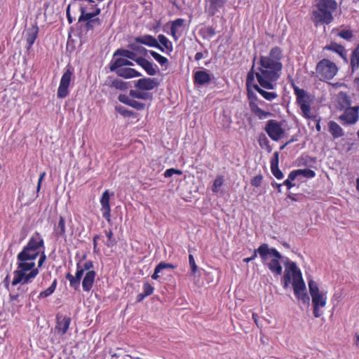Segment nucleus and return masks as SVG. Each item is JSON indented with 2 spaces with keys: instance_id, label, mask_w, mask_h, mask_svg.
<instances>
[{
  "instance_id": "nucleus-1",
  "label": "nucleus",
  "mask_w": 359,
  "mask_h": 359,
  "mask_svg": "<svg viewBox=\"0 0 359 359\" xmlns=\"http://www.w3.org/2000/svg\"><path fill=\"white\" fill-rule=\"evenodd\" d=\"M282 57L281 48L274 46L267 55L259 57L257 69L255 70L253 64L247 74L246 87L249 107L252 113L259 119L266 118L271 113L262 109L258 106V97L252 89L259 93L267 101H272L278 97L276 92H269L264 89L272 90L276 88L283 69Z\"/></svg>"
},
{
  "instance_id": "nucleus-2",
  "label": "nucleus",
  "mask_w": 359,
  "mask_h": 359,
  "mask_svg": "<svg viewBox=\"0 0 359 359\" xmlns=\"http://www.w3.org/2000/svg\"><path fill=\"white\" fill-rule=\"evenodd\" d=\"M44 247V241L38 232L29 238L27 244L17 255V269L13 271L12 285H25L32 281L39 274V269L46 260V255L40 248Z\"/></svg>"
},
{
  "instance_id": "nucleus-3",
  "label": "nucleus",
  "mask_w": 359,
  "mask_h": 359,
  "mask_svg": "<svg viewBox=\"0 0 359 359\" xmlns=\"http://www.w3.org/2000/svg\"><path fill=\"white\" fill-rule=\"evenodd\" d=\"M93 262L87 260L84 263L79 261L76 263V271L75 276L68 273L66 274V279L69 282V286L75 290L79 289L80 283L84 271H86L82 280V288L84 292H90L95 283L96 272L93 270Z\"/></svg>"
},
{
  "instance_id": "nucleus-4",
  "label": "nucleus",
  "mask_w": 359,
  "mask_h": 359,
  "mask_svg": "<svg viewBox=\"0 0 359 359\" xmlns=\"http://www.w3.org/2000/svg\"><path fill=\"white\" fill-rule=\"evenodd\" d=\"M292 280V286L295 297L304 304L309 302V297L306 292V285L302 272L294 262H288L285 264L283 277V287L287 288Z\"/></svg>"
},
{
  "instance_id": "nucleus-5",
  "label": "nucleus",
  "mask_w": 359,
  "mask_h": 359,
  "mask_svg": "<svg viewBox=\"0 0 359 359\" xmlns=\"http://www.w3.org/2000/svg\"><path fill=\"white\" fill-rule=\"evenodd\" d=\"M337 8L335 0H316L311 14V20L316 26L329 25L333 21V13Z\"/></svg>"
},
{
  "instance_id": "nucleus-6",
  "label": "nucleus",
  "mask_w": 359,
  "mask_h": 359,
  "mask_svg": "<svg viewBox=\"0 0 359 359\" xmlns=\"http://www.w3.org/2000/svg\"><path fill=\"white\" fill-rule=\"evenodd\" d=\"M259 255L263 264L267 266L274 276L281 275L283 268L280 260L282 255L276 248H270L268 244L262 243L259 245Z\"/></svg>"
},
{
  "instance_id": "nucleus-7",
  "label": "nucleus",
  "mask_w": 359,
  "mask_h": 359,
  "mask_svg": "<svg viewBox=\"0 0 359 359\" xmlns=\"http://www.w3.org/2000/svg\"><path fill=\"white\" fill-rule=\"evenodd\" d=\"M339 71L337 65L329 59L323 58L316 65V72L312 76L321 81H327L332 79Z\"/></svg>"
},
{
  "instance_id": "nucleus-8",
  "label": "nucleus",
  "mask_w": 359,
  "mask_h": 359,
  "mask_svg": "<svg viewBox=\"0 0 359 359\" xmlns=\"http://www.w3.org/2000/svg\"><path fill=\"white\" fill-rule=\"evenodd\" d=\"M308 286L312 299L313 316L315 318H319L322 315L320 309L325 307L327 304L326 294L319 290L318 284L313 280H309Z\"/></svg>"
},
{
  "instance_id": "nucleus-9",
  "label": "nucleus",
  "mask_w": 359,
  "mask_h": 359,
  "mask_svg": "<svg viewBox=\"0 0 359 359\" xmlns=\"http://www.w3.org/2000/svg\"><path fill=\"white\" fill-rule=\"evenodd\" d=\"M292 87L296 96L297 103L300 107L303 116L306 118H316V116L311 115V104L309 94L302 88H299L294 83H292Z\"/></svg>"
},
{
  "instance_id": "nucleus-10",
  "label": "nucleus",
  "mask_w": 359,
  "mask_h": 359,
  "mask_svg": "<svg viewBox=\"0 0 359 359\" xmlns=\"http://www.w3.org/2000/svg\"><path fill=\"white\" fill-rule=\"evenodd\" d=\"M73 71L67 68L64 72L57 91V96L60 99H64L68 96L69 91V88L73 78Z\"/></svg>"
},
{
  "instance_id": "nucleus-11",
  "label": "nucleus",
  "mask_w": 359,
  "mask_h": 359,
  "mask_svg": "<svg viewBox=\"0 0 359 359\" xmlns=\"http://www.w3.org/2000/svg\"><path fill=\"white\" fill-rule=\"evenodd\" d=\"M264 130L269 137L273 141H278L284 134L281 123L274 119L266 122Z\"/></svg>"
},
{
  "instance_id": "nucleus-12",
  "label": "nucleus",
  "mask_w": 359,
  "mask_h": 359,
  "mask_svg": "<svg viewBox=\"0 0 359 359\" xmlns=\"http://www.w3.org/2000/svg\"><path fill=\"white\" fill-rule=\"evenodd\" d=\"M359 118V107H348L345 109L343 114L339 116L343 125L355 123Z\"/></svg>"
},
{
  "instance_id": "nucleus-13",
  "label": "nucleus",
  "mask_w": 359,
  "mask_h": 359,
  "mask_svg": "<svg viewBox=\"0 0 359 359\" xmlns=\"http://www.w3.org/2000/svg\"><path fill=\"white\" fill-rule=\"evenodd\" d=\"M71 321L69 316L58 313L55 317V332L60 336H64L69 328Z\"/></svg>"
},
{
  "instance_id": "nucleus-14",
  "label": "nucleus",
  "mask_w": 359,
  "mask_h": 359,
  "mask_svg": "<svg viewBox=\"0 0 359 359\" xmlns=\"http://www.w3.org/2000/svg\"><path fill=\"white\" fill-rule=\"evenodd\" d=\"M101 212L102 217L108 222L111 221V208L109 205V191L106 190L102 195L100 198Z\"/></svg>"
},
{
  "instance_id": "nucleus-15",
  "label": "nucleus",
  "mask_w": 359,
  "mask_h": 359,
  "mask_svg": "<svg viewBox=\"0 0 359 359\" xmlns=\"http://www.w3.org/2000/svg\"><path fill=\"white\" fill-rule=\"evenodd\" d=\"M227 0H205V11L209 16L215 15L223 8Z\"/></svg>"
},
{
  "instance_id": "nucleus-16",
  "label": "nucleus",
  "mask_w": 359,
  "mask_h": 359,
  "mask_svg": "<svg viewBox=\"0 0 359 359\" xmlns=\"http://www.w3.org/2000/svg\"><path fill=\"white\" fill-rule=\"evenodd\" d=\"M158 85V83L154 78H143L135 81V87L140 90H151Z\"/></svg>"
},
{
  "instance_id": "nucleus-17",
  "label": "nucleus",
  "mask_w": 359,
  "mask_h": 359,
  "mask_svg": "<svg viewBox=\"0 0 359 359\" xmlns=\"http://www.w3.org/2000/svg\"><path fill=\"white\" fill-rule=\"evenodd\" d=\"M135 41L149 47L158 48L161 52H164V48L158 43L157 39L151 35L146 34L142 36H137L135 39Z\"/></svg>"
},
{
  "instance_id": "nucleus-18",
  "label": "nucleus",
  "mask_w": 359,
  "mask_h": 359,
  "mask_svg": "<svg viewBox=\"0 0 359 359\" xmlns=\"http://www.w3.org/2000/svg\"><path fill=\"white\" fill-rule=\"evenodd\" d=\"M39 34V27L36 25H32L30 28H29L26 32L25 35V41L26 46L25 48L27 51H29L34 43L36 39H37Z\"/></svg>"
},
{
  "instance_id": "nucleus-19",
  "label": "nucleus",
  "mask_w": 359,
  "mask_h": 359,
  "mask_svg": "<svg viewBox=\"0 0 359 359\" xmlns=\"http://www.w3.org/2000/svg\"><path fill=\"white\" fill-rule=\"evenodd\" d=\"M323 50H330L337 53L344 60L345 63H348L347 50L341 44L335 42H331L329 45L325 46Z\"/></svg>"
},
{
  "instance_id": "nucleus-20",
  "label": "nucleus",
  "mask_w": 359,
  "mask_h": 359,
  "mask_svg": "<svg viewBox=\"0 0 359 359\" xmlns=\"http://www.w3.org/2000/svg\"><path fill=\"white\" fill-rule=\"evenodd\" d=\"M119 102L128 105L137 110H144L146 107V104L143 102H138L134 98H130L129 96L125 94H120L118 97Z\"/></svg>"
},
{
  "instance_id": "nucleus-21",
  "label": "nucleus",
  "mask_w": 359,
  "mask_h": 359,
  "mask_svg": "<svg viewBox=\"0 0 359 359\" xmlns=\"http://www.w3.org/2000/svg\"><path fill=\"white\" fill-rule=\"evenodd\" d=\"M279 162V153L278 151L274 152L273 157L271 159V170L273 176L278 179L281 180L284 175L282 171L278 168Z\"/></svg>"
},
{
  "instance_id": "nucleus-22",
  "label": "nucleus",
  "mask_w": 359,
  "mask_h": 359,
  "mask_svg": "<svg viewBox=\"0 0 359 359\" xmlns=\"http://www.w3.org/2000/svg\"><path fill=\"white\" fill-rule=\"evenodd\" d=\"M327 127L328 131L334 140L339 139L344 135V129L335 121H330Z\"/></svg>"
},
{
  "instance_id": "nucleus-23",
  "label": "nucleus",
  "mask_w": 359,
  "mask_h": 359,
  "mask_svg": "<svg viewBox=\"0 0 359 359\" xmlns=\"http://www.w3.org/2000/svg\"><path fill=\"white\" fill-rule=\"evenodd\" d=\"M210 81L211 76L206 71H197L194 74V83L195 85L203 86Z\"/></svg>"
},
{
  "instance_id": "nucleus-24",
  "label": "nucleus",
  "mask_w": 359,
  "mask_h": 359,
  "mask_svg": "<svg viewBox=\"0 0 359 359\" xmlns=\"http://www.w3.org/2000/svg\"><path fill=\"white\" fill-rule=\"evenodd\" d=\"M185 20L183 18H177L171 22L170 24V35L175 41H177L180 35L179 29L184 26Z\"/></svg>"
},
{
  "instance_id": "nucleus-25",
  "label": "nucleus",
  "mask_w": 359,
  "mask_h": 359,
  "mask_svg": "<svg viewBox=\"0 0 359 359\" xmlns=\"http://www.w3.org/2000/svg\"><path fill=\"white\" fill-rule=\"evenodd\" d=\"M133 65V62L126 58L118 57L111 61L109 69L111 72H115L124 68V66H131Z\"/></svg>"
},
{
  "instance_id": "nucleus-26",
  "label": "nucleus",
  "mask_w": 359,
  "mask_h": 359,
  "mask_svg": "<svg viewBox=\"0 0 359 359\" xmlns=\"http://www.w3.org/2000/svg\"><path fill=\"white\" fill-rule=\"evenodd\" d=\"M136 62L141 66L149 76H154L157 72L154 65L149 60L143 57H138Z\"/></svg>"
},
{
  "instance_id": "nucleus-27",
  "label": "nucleus",
  "mask_w": 359,
  "mask_h": 359,
  "mask_svg": "<svg viewBox=\"0 0 359 359\" xmlns=\"http://www.w3.org/2000/svg\"><path fill=\"white\" fill-rule=\"evenodd\" d=\"M114 72H116L118 76L124 79H131L141 76L140 72L130 67H124L116 70Z\"/></svg>"
},
{
  "instance_id": "nucleus-28",
  "label": "nucleus",
  "mask_w": 359,
  "mask_h": 359,
  "mask_svg": "<svg viewBox=\"0 0 359 359\" xmlns=\"http://www.w3.org/2000/svg\"><path fill=\"white\" fill-rule=\"evenodd\" d=\"M81 15L79 18V22H83L87 20H94L97 15H100L101 10L100 8H96L94 11L91 13H86V8L80 7Z\"/></svg>"
},
{
  "instance_id": "nucleus-29",
  "label": "nucleus",
  "mask_w": 359,
  "mask_h": 359,
  "mask_svg": "<svg viewBox=\"0 0 359 359\" xmlns=\"http://www.w3.org/2000/svg\"><path fill=\"white\" fill-rule=\"evenodd\" d=\"M157 41L158 43L164 48L166 53L170 55L173 50V46L172 42L163 34H159L158 36Z\"/></svg>"
},
{
  "instance_id": "nucleus-30",
  "label": "nucleus",
  "mask_w": 359,
  "mask_h": 359,
  "mask_svg": "<svg viewBox=\"0 0 359 359\" xmlns=\"http://www.w3.org/2000/svg\"><path fill=\"white\" fill-rule=\"evenodd\" d=\"M109 88L120 90H125L128 88L129 83L118 79H115L107 84Z\"/></svg>"
},
{
  "instance_id": "nucleus-31",
  "label": "nucleus",
  "mask_w": 359,
  "mask_h": 359,
  "mask_svg": "<svg viewBox=\"0 0 359 359\" xmlns=\"http://www.w3.org/2000/svg\"><path fill=\"white\" fill-rule=\"evenodd\" d=\"M351 67L352 72H354L359 67V43L353 50L351 55Z\"/></svg>"
},
{
  "instance_id": "nucleus-32",
  "label": "nucleus",
  "mask_w": 359,
  "mask_h": 359,
  "mask_svg": "<svg viewBox=\"0 0 359 359\" xmlns=\"http://www.w3.org/2000/svg\"><path fill=\"white\" fill-rule=\"evenodd\" d=\"M143 91L144 90H130L129 92V95L134 99H140L144 100L151 99L152 95L151 93Z\"/></svg>"
},
{
  "instance_id": "nucleus-33",
  "label": "nucleus",
  "mask_w": 359,
  "mask_h": 359,
  "mask_svg": "<svg viewBox=\"0 0 359 359\" xmlns=\"http://www.w3.org/2000/svg\"><path fill=\"white\" fill-rule=\"evenodd\" d=\"M199 34L203 39H209L215 35L216 32L212 26H206L200 29Z\"/></svg>"
},
{
  "instance_id": "nucleus-34",
  "label": "nucleus",
  "mask_w": 359,
  "mask_h": 359,
  "mask_svg": "<svg viewBox=\"0 0 359 359\" xmlns=\"http://www.w3.org/2000/svg\"><path fill=\"white\" fill-rule=\"evenodd\" d=\"M57 279H54L51 285L45 290L41 291L39 296V299H44L50 296L55 290L57 287Z\"/></svg>"
},
{
  "instance_id": "nucleus-35",
  "label": "nucleus",
  "mask_w": 359,
  "mask_h": 359,
  "mask_svg": "<svg viewBox=\"0 0 359 359\" xmlns=\"http://www.w3.org/2000/svg\"><path fill=\"white\" fill-rule=\"evenodd\" d=\"M116 55H121V56L126 57V59H130V60H134L135 62H136V60L137 59L136 57V53H134L133 50L130 51L129 50H126V49H118L114 53V57H115Z\"/></svg>"
},
{
  "instance_id": "nucleus-36",
  "label": "nucleus",
  "mask_w": 359,
  "mask_h": 359,
  "mask_svg": "<svg viewBox=\"0 0 359 359\" xmlns=\"http://www.w3.org/2000/svg\"><path fill=\"white\" fill-rule=\"evenodd\" d=\"M296 178L298 176H303L306 178H313L316 176L315 171L311 169H298L292 170Z\"/></svg>"
},
{
  "instance_id": "nucleus-37",
  "label": "nucleus",
  "mask_w": 359,
  "mask_h": 359,
  "mask_svg": "<svg viewBox=\"0 0 359 359\" xmlns=\"http://www.w3.org/2000/svg\"><path fill=\"white\" fill-rule=\"evenodd\" d=\"M129 48L133 50L134 53L142 56H146L147 54V50L139 43H133L129 45Z\"/></svg>"
},
{
  "instance_id": "nucleus-38",
  "label": "nucleus",
  "mask_w": 359,
  "mask_h": 359,
  "mask_svg": "<svg viewBox=\"0 0 359 359\" xmlns=\"http://www.w3.org/2000/svg\"><path fill=\"white\" fill-rule=\"evenodd\" d=\"M224 184V176L222 175H219L216 177L215 179L212 186V191L213 193H218L219 191V188L223 185Z\"/></svg>"
},
{
  "instance_id": "nucleus-39",
  "label": "nucleus",
  "mask_w": 359,
  "mask_h": 359,
  "mask_svg": "<svg viewBox=\"0 0 359 359\" xmlns=\"http://www.w3.org/2000/svg\"><path fill=\"white\" fill-rule=\"evenodd\" d=\"M149 53L161 66L167 65L168 64V58L157 52L154 50H149Z\"/></svg>"
},
{
  "instance_id": "nucleus-40",
  "label": "nucleus",
  "mask_w": 359,
  "mask_h": 359,
  "mask_svg": "<svg viewBox=\"0 0 359 359\" xmlns=\"http://www.w3.org/2000/svg\"><path fill=\"white\" fill-rule=\"evenodd\" d=\"M85 21L86 22L85 24V29L86 31H92L94 29L95 25L100 26L102 24V20L99 18H96L94 20H87Z\"/></svg>"
},
{
  "instance_id": "nucleus-41",
  "label": "nucleus",
  "mask_w": 359,
  "mask_h": 359,
  "mask_svg": "<svg viewBox=\"0 0 359 359\" xmlns=\"http://www.w3.org/2000/svg\"><path fill=\"white\" fill-rule=\"evenodd\" d=\"M337 35L346 41H351L353 37V32L350 29H343L338 32Z\"/></svg>"
},
{
  "instance_id": "nucleus-42",
  "label": "nucleus",
  "mask_w": 359,
  "mask_h": 359,
  "mask_svg": "<svg viewBox=\"0 0 359 359\" xmlns=\"http://www.w3.org/2000/svg\"><path fill=\"white\" fill-rule=\"evenodd\" d=\"M57 233L60 236H64L65 233V220L62 216L59 218V222L57 227Z\"/></svg>"
},
{
  "instance_id": "nucleus-43",
  "label": "nucleus",
  "mask_w": 359,
  "mask_h": 359,
  "mask_svg": "<svg viewBox=\"0 0 359 359\" xmlns=\"http://www.w3.org/2000/svg\"><path fill=\"white\" fill-rule=\"evenodd\" d=\"M296 179V177L292 171H291L288 175V177L287 180H285L283 182V185H285L287 187V189H290L293 187H294V184L292 183V182Z\"/></svg>"
},
{
  "instance_id": "nucleus-44",
  "label": "nucleus",
  "mask_w": 359,
  "mask_h": 359,
  "mask_svg": "<svg viewBox=\"0 0 359 359\" xmlns=\"http://www.w3.org/2000/svg\"><path fill=\"white\" fill-rule=\"evenodd\" d=\"M116 110L122 116L125 117H130L134 115L133 111H130L122 106H118L116 107Z\"/></svg>"
},
{
  "instance_id": "nucleus-45",
  "label": "nucleus",
  "mask_w": 359,
  "mask_h": 359,
  "mask_svg": "<svg viewBox=\"0 0 359 359\" xmlns=\"http://www.w3.org/2000/svg\"><path fill=\"white\" fill-rule=\"evenodd\" d=\"M173 175H182V171L181 170L176 169V168H169V169H167L163 173V176L166 178L170 177Z\"/></svg>"
},
{
  "instance_id": "nucleus-46",
  "label": "nucleus",
  "mask_w": 359,
  "mask_h": 359,
  "mask_svg": "<svg viewBox=\"0 0 359 359\" xmlns=\"http://www.w3.org/2000/svg\"><path fill=\"white\" fill-rule=\"evenodd\" d=\"M263 180V176L262 175L259 174L255 177H253L251 179L250 184L252 187H259L262 184Z\"/></svg>"
},
{
  "instance_id": "nucleus-47",
  "label": "nucleus",
  "mask_w": 359,
  "mask_h": 359,
  "mask_svg": "<svg viewBox=\"0 0 359 359\" xmlns=\"http://www.w3.org/2000/svg\"><path fill=\"white\" fill-rule=\"evenodd\" d=\"M339 99L340 102L344 104V105H351V98L346 93L341 92L339 95Z\"/></svg>"
},
{
  "instance_id": "nucleus-48",
  "label": "nucleus",
  "mask_w": 359,
  "mask_h": 359,
  "mask_svg": "<svg viewBox=\"0 0 359 359\" xmlns=\"http://www.w3.org/2000/svg\"><path fill=\"white\" fill-rule=\"evenodd\" d=\"M106 236L107 237V242L106 245L107 247H112L116 244V241L113 239V232L111 229L105 231Z\"/></svg>"
},
{
  "instance_id": "nucleus-49",
  "label": "nucleus",
  "mask_w": 359,
  "mask_h": 359,
  "mask_svg": "<svg viewBox=\"0 0 359 359\" xmlns=\"http://www.w3.org/2000/svg\"><path fill=\"white\" fill-rule=\"evenodd\" d=\"M154 287L149 283L143 285V292L148 297L154 293Z\"/></svg>"
},
{
  "instance_id": "nucleus-50",
  "label": "nucleus",
  "mask_w": 359,
  "mask_h": 359,
  "mask_svg": "<svg viewBox=\"0 0 359 359\" xmlns=\"http://www.w3.org/2000/svg\"><path fill=\"white\" fill-rule=\"evenodd\" d=\"M189 262L191 267V274L194 275L196 273L198 269V266L195 262L194 257L192 255H189Z\"/></svg>"
},
{
  "instance_id": "nucleus-51",
  "label": "nucleus",
  "mask_w": 359,
  "mask_h": 359,
  "mask_svg": "<svg viewBox=\"0 0 359 359\" xmlns=\"http://www.w3.org/2000/svg\"><path fill=\"white\" fill-rule=\"evenodd\" d=\"M156 266L161 270V271L163 269H174L176 268L175 265L170 264V263H165L164 262H161Z\"/></svg>"
},
{
  "instance_id": "nucleus-52",
  "label": "nucleus",
  "mask_w": 359,
  "mask_h": 359,
  "mask_svg": "<svg viewBox=\"0 0 359 359\" xmlns=\"http://www.w3.org/2000/svg\"><path fill=\"white\" fill-rule=\"evenodd\" d=\"M259 247L257 249L254 250L253 254L251 257L245 258L243 259V262L245 263H248V262L254 260L257 257V253L259 254Z\"/></svg>"
},
{
  "instance_id": "nucleus-53",
  "label": "nucleus",
  "mask_w": 359,
  "mask_h": 359,
  "mask_svg": "<svg viewBox=\"0 0 359 359\" xmlns=\"http://www.w3.org/2000/svg\"><path fill=\"white\" fill-rule=\"evenodd\" d=\"M208 53L207 50H205L204 53H203V52H198L195 55V60L196 61H199L201 59H203L205 57H206L208 55Z\"/></svg>"
},
{
  "instance_id": "nucleus-54",
  "label": "nucleus",
  "mask_w": 359,
  "mask_h": 359,
  "mask_svg": "<svg viewBox=\"0 0 359 359\" xmlns=\"http://www.w3.org/2000/svg\"><path fill=\"white\" fill-rule=\"evenodd\" d=\"M46 175V174L45 172H41L40 174V176H39V180H38V183H37V187H36L37 192L39 191V190L41 189V182H42L43 180L44 179Z\"/></svg>"
},
{
  "instance_id": "nucleus-55",
  "label": "nucleus",
  "mask_w": 359,
  "mask_h": 359,
  "mask_svg": "<svg viewBox=\"0 0 359 359\" xmlns=\"http://www.w3.org/2000/svg\"><path fill=\"white\" fill-rule=\"evenodd\" d=\"M100 239V235H95L93 237V251L94 252H97V241Z\"/></svg>"
},
{
  "instance_id": "nucleus-56",
  "label": "nucleus",
  "mask_w": 359,
  "mask_h": 359,
  "mask_svg": "<svg viewBox=\"0 0 359 359\" xmlns=\"http://www.w3.org/2000/svg\"><path fill=\"white\" fill-rule=\"evenodd\" d=\"M161 272V270L156 266L154 269V273L151 275V278L154 280H157L159 278L158 273Z\"/></svg>"
},
{
  "instance_id": "nucleus-57",
  "label": "nucleus",
  "mask_w": 359,
  "mask_h": 359,
  "mask_svg": "<svg viewBox=\"0 0 359 359\" xmlns=\"http://www.w3.org/2000/svg\"><path fill=\"white\" fill-rule=\"evenodd\" d=\"M66 13H67V20H68L69 23V24L72 23L73 18H72V16L70 15V5H69L67 6Z\"/></svg>"
},
{
  "instance_id": "nucleus-58",
  "label": "nucleus",
  "mask_w": 359,
  "mask_h": 359,
  "mask_svg": "<svg viewBox=\"0 0 359 359\" xmlns=\"http://www.w3.org/2000/svg\"><path fill=\"white\" fill-rule=\"evenodd\" d=\"M9 282H10V276H9V275L8 274V275L6 276V278H4V285H5L6 288L7 290H9V286H10V283H9Z\"/></svg>"
},
{
  "instance_id": "nucleus-59",
  "label": "nucleus",
  "mask_w": 359,
  "mask_h": 359,
  "mask_svg": "<svg viewBox=\"0 0 359 359\" xmlns=\"http://www.w3.org/2000/svg\"><path fill=\"white\" fill-rule=\"evenodd\" d=\"M311 119L316 121V130L318 132H320V130H321V126H320V118H317V117L316 116V118H311Z\"/></svg>"
},
{
  "instance_id": "nucleus-60",
  "label": "nucleus",
  "mask_w": 359,
  "mask_h": 359,
  "mask_svg": "<svg viewBox=\"0 0 359 359\" xmlns=\"http://www.w3.org/2000/svg\"><path fill=\"white\" fill-rule=\"evenodd\" d=\"M353 83L357 91L359 93V77L355 78Z\"/></svg>"
},
{
  "instance_id": "nucleus-61",
  "label": "nucleus",
  "mask_w": 359,
  "mask_h": 359,
  "mask_svg": "<svg viewBox=\"0 0 359 359\" xmlns=\"http://www.w3.org/2000/svg\"><path fill=\"white\" fill-rule=\"evenodd\" d=\"M146 297H147L144 292L140 293L137 296V302H142Z\"/></svg>"
},
{
  "instance_id": "nucleus-62",
  "label": "nucleus",
  "mask_w": 359,
  "mask_h": 359,
  "mask_svg": "<svg viewBox=\"0 0 359 359\" xmlns=\"http://www.w3.org/2000/svg\"><path fill=\"white\" fill-rule=\"evenodd\" d=\"M271 185L273 187L277 188L278 192H281V187H282L283 184H278V183L273 182L271 183Z\"/></svg>"
},
{
  "instance_id": "nucleus-63",
  "label": "nucleus",
  "mask_w": 359,
  "mask_h": 359,
  "mask_svg": "<svg viewBox=\"0 0 359 359\" xmlns=\"http://www.w3.org/2000/svg\"><path fill=\"white\" fill-rule=\"evenodd\" d=\"M355 344L357 347L359 348V333L356 332L355 334Z\"/></svg>"
},
{
  "instance_id": "nucleus-64",
  "label": "nucleus",
  "mask_w": 359,
  "mask_h": 359,
  "mask_svg": "<svg viewBox=\"0 0 359 359\" xmlns=\"http://www.w3.org/2000/svg\"><path fill=\"white\" fill-rule=\"evenodd\" d=\"M259 316L257 313H252V319L254 320L255 323L257 325Z\"/></svg>"
}]
</instances>
